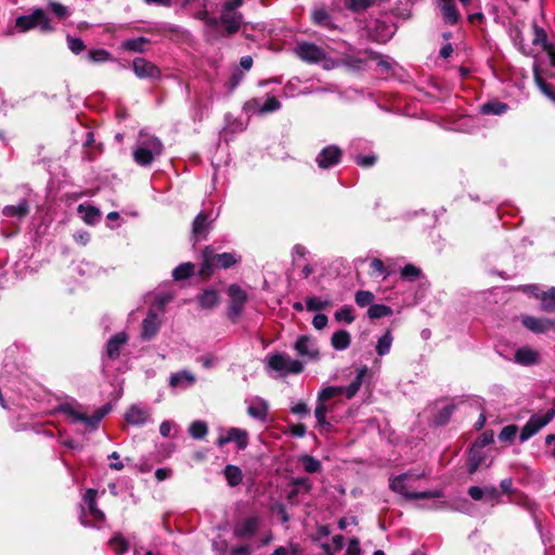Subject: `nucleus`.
<instances>
[{"label": "nucleus", "mask_w": 555, "mask_h": 555, "mask_svg": "<svg viewBox=\"0 0 555 555\" xmlns=\"http://www.w3.org/2000/svg\"><path fill=\"white\" fill-rule=\"evenodd\" d=\"M331 306V300L328 298H321V297H308L306 299V308L309 311H320Z\"/></svg>", "instance_id": "a19ab883"}, {"label": "nucleus", "mask_w": 555, "mask_h": 555, "mask_svg": "<svg viewBox=\"0 0 555 555\" xmlns=\"http://www.w3.org/2000/svg\"><path fill=\"white\" fill-rule=\"evenodd\" d=\"M261 525V517L254 515L237 522L233 528V534L237 539L251 538Z\"/></svg>", "instance_id": "9b49d317"}, {"label": "nucleus", "mask_w": 555, "mask_h": 555, "mask_svg": "<svg viewBox=\"0 0 555 555\" xmlns=\"http://www.w3.org/2000/svg\"><path fill=\"white\" fill-rule=\"evenodd\" d=\"M392 314V309L386 305L374 304L367 310L370 319H380Z\"/></svg>", "instance_id": "ea45409f"}, {"label": "nucleus", "mask_w": 555, "mask_h": 555, "mask_svg": "<svg viewBox=\"0 0 555 555\" xmlns=\"http://www.w3.org/2000/svg\"><path fill=\"white\" fill-rule=\"evenodd\" d=\"M539 360L538 351L529 347L519 348L515 352V361L521 365H532Z\"/></svg>", "instance_id": "c85d7f7f"}, {"label": "nucleus", "mask_w": 555, "mask_h": 555, "mask_svg": "<svg viewBox=\"0 0 555 555\" xmlns=\"http://www.w3.org/2000/svg\"><path fill=\"white\" fill-rule=\"evenodd\" d=\"M77 210L82 220L88 224H94L100 220V210L94 206L80 204Z\"/></svg>", "instance_id": "473e14b6"}, {"label": "nucleus", "mask_w": 555, "mask_h": 555, "mask_svg": "<svg viewBox=\"0 0 555 555\" xmlns=\"http://www.w3.org/2000/svg\"><path fill=\"white\" fill-rule=\"evenodd\" d=\"M224 477L231 487H235L242 482L243 474L242 470L234 465H227L223 470Z\"/></svg>", "instance_id": "e433bc0d"}, {"label": "nucleus", "mask_w": 555, "mask_h": 555, "mask_svg": "<svg viewBox=\"0 0 555 555\" xmlns=\"http://www.w3.org/2000/svg\"><path fill=\"white\" fill-rule=\"evenodd\" d=\"M220 23L223 26L225 35H232L238 31L243 23V16L237 11H230L222 9L220 15Z\"/></svg>", "instance_id": "2eb2a0df"}, {"label": "nucleus", "mask_w": 555, "mask_h": 555, "mask_svg": "<svg viewBox=\"0 0 555 555\" xmlns=\"http://www.w3.org/2000/svg\"><path fill=\"white\" fill-rule=\"evenodd\" d=\"M243 77H244V74L241 70L235 69L227 82L229 90L230 91L234 90L241 83V81L243 80Z\"/></svg>", "instance_id": "e2e57ef3"}, {"label": "nucleus", "mask_w": 555, "mask_h": 555, "mask_svg": "<svg viewBox=\"0 0 555 555\" xmlns=\"http://www.w3.org/2000/svg\"><path fill=\"white\" fill-rule=\"evenodd\" d=\"M229 442H234L240 450H244L248 444V433L241 428H230L224 436H220L217 440L218 447H223Z\"/></svg>", "instance_id": "f8f14e48"}, {"label": "nucleus", "mask_w": 555, "mask_h": 555, "mask_svg": "<svg viewBox=\"0 0 555 555\" xmlns=\"http://www.w3.org/2000/svg\"><path fill=\"white\" fill-rule=\"evenodd\" d=\"M291 412L293 414L304 416L309 414V408L306 402L298 401L291 406Z\"/></svg>", "instance_id": "0e129e2a"}, {"label": "nucleus", "mask_w": 555, "mask_h": 555, "mask_svg": "<svg viewBox=\"0 0 555 555\" xmlns=\"http://www.w3.org/2000/svg\"><path fill=\"white\" fill-rule=\"evenodd\" d=\"M332 410V405L328 402H320L317 401L314 416L318 424L326 431H328L332 427L331 422L327 421L326 414Z\"/></svg>", "instance_id": "cd10ccee"}, {"label": "nucleus", "mask_w": 555, "mask_h": 555, "mask_svg": "<svg viewBox=\"0 0 555 555\" xmlns=\"http://www.w3.org/2000/svg\"><path fill=\"white\" fill-rule=\"evenodd\" d=\"M295 53L304 62L317 64L324 61L323 67L325 69H330L333 67V62L326 60V54L324 50L314 43L299 42L295 48Z\"/></svg>", "instance_id": "423d86ee"}, {"label": "nucleus", "mask_w": 555, "mask_h": 555, "mask_svg": "<svg viewBox=\"0 0 555 555\" xmlns=\"http://www.w3.org/2000/svg\"><path fill=\"white\" fill-rule=\"evenodd\" d=\"M534 80L539 87V89L552 101L555 102V90L546 83L541 77L538 72V68H534Z\"/></svg>", "instance_id": "09e8293b"}, {"label": "nucleus", "mask_w": 555, "mask_h": 555, "mask_svg": "<svg viewBox=\"0 0 555 555\" xmlns=\"http://www.w3.org/2000/svg\"><path fill=\"white\" fill-rule=\"evenodd\" d=\"M96 494L98 491L94 489H88L83 495V501L88 506L90 516L96 521L101 522L104 520L105 515L102 511H100L96 506Z\"/></svg>", "instance_id": "393cba45"}, {"label": "nucleus", "mask_w": 555, "mask_h": 555, "mask_svg": "<svg viewBox=\"0 0 555 555\" xmlns=\"http://www.w3.org/2000/svg\"><path fill=\"white\" fill-rule=\"evenodd\" d=\"M297 356L305 361H315L319 359V347L314 338L308 335H301L294 345Z\"/></svg>", "instance_id": "1a4fd4ad"}, {"label": "nucleus", "mask_w": 555, "mask_h": 555, "mask_svg": "<svg viewBox=\"0 0 555 555\" xmlns=\"http://www.w3.org/2000/svg\"><path fill=\"white\" fill-rule=\"evenodd\" d=\"M485 461V455L481 451V449H478L476 447H472L469 451V457L467 462V470L469 474H474L477 472V469L481 466V464Z\"/></svg>", "instance_id": "72a5a7b5"}, {"label": "nucleus", "mask_w": 555, "mask_h": 555, "mask_svg": "<svg viewBox=\"0 0 555 555\" xmlns=\"http://www.w3.org/2000/svg\"><path fill=\"white\" fill-rule=\"evenodd\" d=\"M88 59L93 63H103L109 61L112 56L109 52L104 49H95L89 51Z\"/></svg>", "instance_id": "603ef678"}, {"label": "nucleus", "mask_w": 555, "mask_h": 555, "mask_svg": "<svg viewBox=\"0 0 555 555\" xmlns=\"http://www.w3.org/2000/svg\"><path fill=\"white\" fill-rule=\"evenodd\" d=\"M29 214V203L27 199H21L16 205H7L2 209V215L7 218L23 219Z\"/></svg>", "instance_id": "b1692460"}, {"label": "nucleus", "mask_w": 555, "mask_h": 555, "mask_svg": "<svg viewBox=\"0 0 555 555\" xmlns=\"http://www.w3.org/2000/svg\"><path fill=\"white\" fill-rule=\"evenodd\" d=\"M128 341V336L126 333L120 332L116 335H114L106 345V357L108 359L115 360L120 354V349L126 345Z\"/></svg>", "instance_id": "5701e85b"}, {"label": "nucleus", "mask_w": 555, "mask_h": 555, "mask_svg": "<svg viewBox=\"0 0 555 555\" xmlns=\"http://www.w3.org/2000/svg\"><path fill=\"white\" fill-rule=\"evenodd\" d=\"M116 555H121L128 550V542L120 535H114L108 542Z\"/></svg>", "instance_id": "de8ad7c7"}, {"label": "nucleus", "mask_w": 555, "mask_h": 555, "mask_svg": "<svg viewBox=\"0 0 555 555\" xmlns=\"http://www.w3.org/2000/svg\"><path fill=\"white\" fill-rule=\"evenodd\" d=\"M521 323L526 328L537 334L547 333L555 330V321L544 318L524 315L521 318Z\"/></svg>", "instance_id": "dca6fc26"}, {"label": "nucleus", "mask_w": 555, "mask_h": 555, "mask_svg": "<svg viewBox=\"0 0 555 555\" xmlns=\"http://www.w3.org/2000/svg\"><path fill=\"white\" fill-rule=\"evenodd\" d=\"M351 336L349 332L340 330L332 335L331 344L335 350H345L350 346Z\"/></svg>", "instance_id": "2f4dec72"}, {"label": "nucleus", "mask_w": 555, "mask_h": 555, "mask_svg": "<svg viewBox=\"0 0 555 555\" xmlns=\"http://www.w3.org/2000/svg\"><path fill=\"white\" fill-rule=\"evenodd\" d=\"M67 44L69 50L75 54H79L86 48L83 41L80 38L75 37H67Z\"/></svg>", "instance_id": "bf43d9fd"}, {"label": "nucleus", "mask_w": 555, "mask_h": 555, "mask_svg": "<svg viewBox=\"0 0 555 555\" xmlns=\"http://www.w3.org/2000/svg\"><path fill=\"white\" fill-rule=\"evenodd\" d=\"M481 111L485 114L501 115L507 111V105L501 102L486 103L482 105Z\"/></svg>", "instance_id": "3c124183"}, {"label": "nucleus", "mask_w": 555, "mask_h": 555, "mask_svg": "<svg viewBox=\"0 0 555 555\" xmlns=\"http://www.w3.org/2000/svg\"><path fill=\"white\" fill-rule=\"evenodd\" d=\"M132 67L139 78H158L160 76L158 67L142 57L134 59Z\"/></svg>", "instance_id": "a211bd4d"}, {"label": "nucleus", "mask_w": 555, "mask_h": 555, "mask_svg": "<svg viewBox=\"0 0 555 555\" xmlns=\"http://www.w3.org/2000/svg\"><path fill=\"white\" fill-rule=\"evenodd\" d=\"M267 367L275 371L280 376L299 374L304 371V363L291 358L287 353H271L266 359Z\"/></svg>", "instance_id": "20e7f679"}, {"label": "nucleus", "mask_w": 555, "mask_h": 555, "mask_svg": "<svg viewBox=\"0 0 555 555\" xmlns=\"http://www.w3.org/2000/svg\"><path fill=\"white\" fill-rule=\"evenodd\" d=\"M440 9L446 23L453 25L459 21L460 15L453 0H442Z\"/></svg>", "instance_id": "c756f323"}, {"label": "nucleus", "mask_w": 555, "mask_h": 555, "mask_svg": "<svg viewBox=\"0 0 555 555\" xmlns=\"http://www.w3.org/2000/svg\"><path fill=\"white\" fill-rule=\"evenodd\" d=\"M379 59L378 54L371 51L364 50L359 51L356 54L346 53L343 56V62L350 68L361 69L367 61H377Z\"/></svg>", "instance_id": "ddd939ff"}, {"label": "nucleus", "mask_w": 555, "mask_h": 555, "mask_svg": "<svg viewBox=\"0 0 555 555\" xmlns=\"http://www.w3.org/2000/svg\"><path fill=\"white\" fill-rule=\"evenodd\" d=\"M247 403V413L250 417L260 422L267 421L269 405L264 399L255 397L251 398Z\"/></svg>", "instance_id": "aec40b11"}, {"label": "nucleus", "mask_w": 555, "mask_h": 555, "mask_svg": "<svg viewBox=\"0 0 555 555\" xmlns=\"http://www.w3.org/2000/svg\"><path fill=\"white\" fill-rule=\"evenodd\" d=\"M125 420L131 425H143L149 422L150 414L146 409L132 405L125 414Z\"/></svg>", "instance_id": "a878e982"}, {"label": "nucleus", "mask_w": 555, "mask_h": 555, "mask_svg": "<svg viewBox=\"0 0 555 555\" xmlns=\"http://www.w3.org/2000/svg\"><path fill=\"white\" fill-rule=\"evenodd\" d=\"M241 259L242 257L236 253L215 254L210 247H206L203 251L199 274L202 276H209L214 268L228 269L241 262Z\"/></svg>", "instance_id": "7ed1b4c3"}, {"label": "nucleus", "mask_w": 555, "mask_h": 555, "mask_svg": "<svg viewBox=\"0 0 555 555\" xmlns=\"http://www.w3.org/2000/svg\"><path fill=\"white\" fill-rule=\"evenodd\" d=\"M344 392V387H335V386H328L323 388L319 395L318 400L320 402H328L332 398L341 395Z\"/></svg>", "instance_id": "a18cd8bd"}, {"label": "nucleus", "mask_w": 555, "mask_h": 555, "mask_svg": "<svg viewBox=\"0 0 555 555\" xmlns=\"http://www.w3.org/2000/svg\"><path fill=\"white\" fill-rule=\"evenodd\" d=\"M424 476L423 473L414 474V473H404L397 477H395L390 481V488L410 500L416 499H429V498H439L441 496L440 491H415L414 482Z\"/></svg>", "instance_id": "f03ea898"}, {"label": "nucleus", "mask_w": 555, "mask_h": 555, "mask_svg": "<svg viewBox=\"0 0 555 555\" xmlns=\"http://www.w3.org/2000/svg\"><path fill=\"white\" fill-rule=\"evenodd\" d=\"M189 433L194 439H203L207 433V424L203 421H195L189 427Z\"/></svg>", "instance_id": "c03bdc74"}, {"label": "nucleus", "mask_w": 555, "mask_h": 555, "mask_svg": "<svg viewBox=\"0 0 555 555\" xmlns=\"http://www.w3.org/2000/svg\"><path fill=\"white\" fill-rule=\"evenodd\" d=\"M375 0H347V7L356 12L366 10L374 4Z\"/></svg>", "instance_id": "4d7b16f0"}, {"label": "nucleus", "mask_w": 555, "mask_h": 555, "mask_svg": "<svg viewBox=\"0 0 555 555\" xmlns=\"http://www.w3.org/2000/svg\"><path fill=\"white\" fill-rule=\"evenodd\" d=\"M219 301V296L216 291H205L199 297V305L203 308L210 309L215 307Z\"/></svg>", "instance_id": "79ce46f5"}, {"label": "nucleus", "mask_w": 555, "mask_h": 555, "mask_svg": "<svg viewBox=\"0 0 555 555\" xmlns=\"http://www.w3.org/2000/svg\"><path fill=\"white\" fill-rule=\"evenodd\" d=\"M517 431L518 427L516 425H507L501 430L499 439L504 442H511L516 437Z\"/></svg>", "instance_id": "6e6d98bb"}, {"label": "nucleus", "mask_w": 555, "mask_h": 555, "mask_svg": "<svg viewBox=\"0 0 555 555\" xmlns=\"http://www.w3.org/2000/svg\"><path fill=\"white\" fill-rule=\"evenodd\" d=\"M60 411L72 418V422H81L88 427L94 429L104 417L106 410L101 409L92 416H87L74 403H64L60 406Z\"/></svg>", "instance_id": "6e6552de"}, {"label": "nucleus", "mask_w": 555, "mask_h": 555, "mask_svg": "<svg viewBox=\"0 0 555 555\" xmlns=\"http://www.w3.org/2000/svg\"><path fill=\"white\" fill-rule=\"evenodd\" d=\"M49 5L51 11L59 17H65L69 14L68 9L59 2H50Z\"/></svg>", "instance_id": "338daca9"}, {"label": "nucleus", "mask_w": 555, "mask_h": 555, "mask_svg": "<svg viewBox=\"0 0 555 555\" xmlns=\"http://www.w3.org/2000/svg\"><path fill=\"white\" fill-rule=\"evenodd\" d=\"M312 20L314 24L332 29L334 28V25L332 23L331 16L327 13V11L323 8L314 9L312 12Z\"/></svg>", "instance_id": "c9c22d12"}, {"label": "nucleus", "mask_w": 555, "mask_h": 555, "mask_svg": "<svg viewBox=\"0 0 555 555\" xmlns=\"http://www.w3.org/2000/svg\"><path fill=\"white\" fill-rule=\"evenodd\" d=\"M299 462L302 464L304 466V469L307 472V473H310V474H313V473H317L321 469V463L319 460L314 459L313 456L311 455H302L300 459H299Z\"/></svg>", "instance_id": "49530a36"}, {"label": "nucleus", "mask_w": 555, "mask_h": 555, "mask_svg": "<svg viewBox=\"0 0 555 555\" xmlns=\"http://www.w3.org/2000/svg\"><path fill=\"white\" fill-rule=\"evenodd\" d=\"M393 337L390 331H387L383 336H380L376 344V352L378 356H385L389 353L391 349Z\"/></svg>", "instance_id": "58836bf2"}, {"label": "nucleus", "mask_w": 555, "mask_h": 555, "mask_svg": "<svg viewBox=\"0 0 555 555\" xmlns=\"http://www.w3.org/2000/svg\"><path fill=\"white\" fill-rule=\"evenodd\" d=\"M493 442V434L489 431H485L481 436L474 442V447L478 449H483L486 446Z\"/></svg>", "instance_id": "680f3d73"}, {"label": "nucleus", "mask_w": 555, "mask_h": 555, "mask_svg": "<svg viewBox=\"0 0 555 555\" xmlns=\"http://www.w3.org/2000/svg\"><path fill=\"white\" fill-rule=\"evenodd\" d=\"M453 410H454V406L451 404L443 406L442 410L440 411L439 415L436 417L435 422L438 425L446 424L448 422V420L450 418V416L452 415Z\"/></svg>", "instance_id": "052dcab7"}, {"label": "nucleus", "mask_w": 555, "mask_h": 555, "mask_svg": "<svg viewBox=\"0 0 555 555\" xmlns=\"http://www.w3.org/2000/svg\"><path fill=\"white\" fill-rule=\"evenodd\" d=\"M360 553H361V548H360L359 540L351 539L347 546L346 555H360Z\"/></svg>", "instance_id": "774afa93"}, {"label": "nucleus", "mask_w": 555, "mask_h": 555, "mask_svg": "<svg viewBox=\"0 0 555 555\" xmlns=\"http://www.w3.org/2000/svg\"><path fill=\"white\" fill-rule=\"evenodd\" d=\"M194 272V264H192L191 262H184V263H181L180 266H178L173 272H172V276L175 280L177 281H181V280H184V279H188L189 276H191Z\"/></svg>", "instance_id": "37998d69"}, {"label": "nucleus", "mask_w": 555, "mask_h": 555, "mask_svg": "<svg viewBox=\"0 0 555 555\" xmlns=\"http://www.w3.org/2000/svg\"><path fill=\"white\" fill-rule=\"evenodd\" d=\"M15 27L21 33H26L36 27H39L42 33L53 30V27L42 9H34L30 14L18 16L15 21Z\"/></svg>", "instance_id": "39448f33"}, {"label": "nucleus", "mask_w": 555, "mask_h": 555, "mask_svg": "<svg viewBox=\"0 0 555 555\" xmlns=\"http://www.w3.org/2000/svg\"><path fill=\"white\" fill-rule=\"evenodd\" d=\"M366 372H367L366 366H362V367L358 369L357 375H356L354 379L351 382V384L348 387H344L343 393H345L348 399L353 398L356 396V393L359 391V389L363 383V378L366 375Z\"/></svg>", "instance_id": "7c9ffc66"}, {"label": "nucleus", "mask_w": 555, "mask_h": 555, "mask_svg": "<svg viewBox=\"0 0 555 555\" xmlns=\"http://www.w3.org/2000/svg\"><path fill=\"white\" fill-rule=\"evenodd\" d=\"M228 295L231 298L228 314L232 320H234L242 313L247 301V294L237 284H231L228 287Z\"/></svg>", "instance_id": "9d476101"}, {"label": "nucleus", "mask_w": 555, "mask_h": 555, "mask_svg": "<svg viewBox=\"0 0 555 555\" xmlns=\"http://www.w3.org/2000/svg\"><path fill=\"white\" fill-rule=\"evenodd\" d=\"M534 296L541 301V309L543 311L552 312L555 310V287L546 292H539L537 286H532Z\"/></svg>", "instance_id": "bb28decb"}, {"label": "nucleus", "mask_w": 555, "mask_h": 555, "mask_svg": "<svg viewBox=\"0 0 555 555\" xmlns=\"http://www.w3.org/2000/svg\"><path fill=\"white\" fill-rule=\"evenodd\" d=\"M208 216L205 212H199L193 221L192 233L196 237L206 236L208 231Z\"/></svg>", "instance_id": "f704fd0d"}, {"label": "nucleus", "mask_w": 555, "mask_h": 555, "mask_svg": "<svg viewBox=\"0 0 555 555\" xmlns=\"http://www.w3.org/2000/svg\"><path fill=\"white\" fill-rule=\"evenodd\" d=\"M179 2L186 7L189 4H195L196 8L201 9L195 17L205 22V24L211 28L217 29L219 27V21L216 17H210L208 12L205 10L207 0H179Z\"/></svg>", "instance_id": "6ab92c4d"}, {"label": "nucleus", "mask_w": 555, "mask_h": 555, "mask_svg": "<svg viewBox=\"0 0 555 555\" xmlns=\"http://www.w3.org/2000/svg\"><path fill=\"white\" fill-rule=\"evenodd\" d=\"M281 108V103L275 96H270L263 105H260L258 99H253L245 104V109L251 113L268 114Z\"/></svg>", "instance_id": "f3484780"}, {"label": "nucleus", "mask_w": 555, "mask_h": 555, "mask_svg": "<svg viewBox=\"0 0 555 555\" xmlns=\"http://www.w3.org/2000/svg\"><path fill=\"white\" fill-rule=\"evenodd\" d=\"M370 267H371V270L373 273H376L378 275H384V276L387 275L386 268L380 259H378V258L372 259Z\"/></svg>", "instance_id": "69168bd1"}, {"label": "nucleus", "mask_w": 555, "mask_h": 555, "mask_svg": "<svg viewBox=\"0 0 555 555\" xmlns=\"http://www.w3.org/2000/svg\"><path fill=\"white\" fill-rule=\"evenodd\" d=\"M533 38H532V44L535 47H540L543 51L547 49L551 43L547 41V35L545 30L538 26L537 24H533Z\"/></svg>", "instance_id": "4c0bfd02"}, {"label": "nucleus", "mask_w": 555, "mask_h": 555, "mask_svg": "<svg viewBox=\"0 0 555 555\" xmlns=\"http://www.w3.org/2000/svg\"><path fill=\"white\" fill-rule=\"evenodd\" d=\"M160 320L156 312L150 310L147 317L142 322V337L146 340L152 339L158 332Z\"/></svg>", "instance_id": "4be33fe9"}, {"label": "nucleus", "mask_w": 555, "mask_h": 555, "mask_svg": "<svg viewBox=\"0 0 555 555\" xmlns=\"http://www.w3.org/2000/svg\"><path fill=\"white\" fill-rule=\"evenodd\" d=\"M164 152V144L160 139L154 134H151L144 130H141L138 134V139L133 146V160L142 167H146L153 164Z\"/></svg>", "instance_id": "f257e3e1"}, {"label": "nucleus", "mask_w": 555, "mask_h": 555, "mask_svg": "<svg viewBox=\"0 0 555 555\" xmlns=\"http://www.w3.org/2000/svg\"><path fill=\"white\" fill-rule=\"evenodd\" d=\"M341 150L336 145L324 147L317 156V164L321 169H327L340 162Z\"/></svg>", "instance_id": "4468645a"}, {"label": "nucleus", "mask_w": 555, "mask_h": 555, "mask_svg": "<svg viewBox=\"0 0 555 555\" xmlns=\"http://www.w3.org/2000/svg\"><path fill=\"white\" fill-rule=\"evenodd\" d=\"M195 382V375L188 370L176 372L169 377V386L171 388L186 389L194 385Z\"/></svg>", "instance_id": "412c9836"}, {"label": "nucleus", "mask_w": 555, "mask_h": 555, "mask_svg": "<svg viewBox=\"0 0 555 555\" xmlns=\"http://www.w3.org/2000/svg\"><path fill=\"white\" fill-rule=\"evenodd\" d=\"M421 275V270L414 264H405L401 269V276L408 281H414Z\"/></svg>", "instance_id": "5fc2aeb1"}, {"label": "nucleus", "mask_w": 555, "mask_h": 555, "mask_svg": "<svg viewBox=\"0 0 555 555\" xmlns=\"http://www.w3.org/2000/svg\"><path fill=\"white\" fill-rule=\"evenodd\" d=\"M149 42V40L144 37H139L134 39L126 40L122 46L125 49L133 52H143L144 46Z\"/></svg>", "instance_id": "8fccbe9b"}, {"label": "nucleus", "mask_w": 555, "mask_h": 555, "mask_svg": "<svg viewBox=\"0 0 555 555\" xmlns=\"http://www.w3.org/2000/svg\"><path fill=\"white\" fill-rule=\"evenodd\" d=\"M374 299V295L369 291H358L356 293V302L360 307L371 305Z\"/></svg>", "instance_id": "13d9d810"}, {"label": "nucleus", "mask_w": 555, "mask_h": 555, "mask_svg": "<svg viewBox=\"0 0 555 555\" xmlns=\"http://www.w3.org/2000/svg\"><path fill=\"white\" fill-rule=\"evenodd\" d=\"M555 417V409H550L543 414H533L522 427L519 440L525 442L535 434H538L543 427H545Z\"/></svg>", "instance_id": "0eeeda50"}, {"label": "nucleus", "mask_w": 555, "mask_h": 555, "mask_svg": "<svg viewBox=\"0 0 555 555\" xmlns=\"http://www.w3.org/2000/svg\"><path fill=\"white\" fill-rule=\"evenodd\" d=\"M335 319L338 322H345L350 324L354 321V315L352 313V308L349 306H345L335 312Z\"/></svg>", "instance_id": "864d4df0"}]
</instances>
